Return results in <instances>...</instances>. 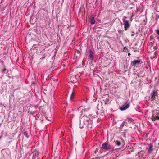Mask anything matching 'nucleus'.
<instances>
[{"label":"nucleus","mask_w":159,"mask_h":159,"mask_svg":"<svg viewBox=\"0 0 159 159\" xmlns=\"http://www.w3.org/2000/svg\"><path fill=\"white\" fill-rule=\"evenodd\" d=\"M130 106V102L128 100L126 102L124 103V104L121 106H120V109L122 111L125 110Z\"/></svg>","instance_id":"nucleus-1"},{"label":"nucleus","mask_w":159,"mask_h":159,"mask_svg":"<svg viewBox=\"0 0 159 159\" xmlns=\"http://www.w3.org/2000/svg\"><path fill=\"white\" fill-rule=\"evenodd\" d=\"M139 64H141V60L140 59L134 60L131 62V65L132 66L136 67Z\"/></svg>","instance_id":"nucleus-2"},{"label":"nucleus","mask_w":159,"mask_h":159,"mask_svg":"<svg viewBox=\"0 0 159 159\" xmlns=\"http://www.w3.org/2000/svg\"><path fill=\"white\" fill-rule=\"evenodd\" d=\"M102 148L106 150H109L111 149V145L108 143L105 142L103 143L102 146Z\"/></svg>","instance_id":"nucleus-3"},{"label":"nucleus","mask_w":159,"mask_h":159,"mask_svg":"<svg viewBox=\"0 0 159 159\" xmlns=\"http://www.w3.org/2000/svg\"><path fill=\"white\" fill-rule=\"evenodd\" d=\"M123 22L124 26V29L125 30H127L130 27V24L129 23V21L125 19L123 20Z\"/></svg>","instance_id":"nucleus-4"},{"label":"nucleus","mask_w":159,"mask_h":159,"mask_svg":"<svg viewBox=\"0 0 159 159\" xmlns=\"http://www.w3.org/2000/svg\"><path fill=\"white\" fill-rule=\"evenodd\" d=\"M82 118H84V121L85 125L87 126L88 127H91L89 126V124L91 123V121L89 120L88 118L86 116H84L82 117Z\"/></svg>","instance_id":"nucleus-5"},{"label":"nucleus","mask_w":159,"mask_h":159,"mask_svg":"<svg viewBox=\"0 0 159 159\" xmlns=\"http://www.w3.org/2000/svg\"><path fill=\"white\" fill-rule=\"evenodd\" d=\"M157 91L154 90H153L152 92L151 93V100L152 101H153L155 100V97L157 95Z\"/></svg>","instance_id":"nucleus-6"},{"label":"nucleus","mask_w":159,"mask_h":159,"mask_svg":"<svg viewBox=\"0 0 159 159\" xmlns=\"http://www.w3.org/2000/svg\"><path fill=\"white\" fill-rule=\"evenodd\" d=\"M84 118L81 117L80 119V121L79 124V126L80 128H82L84 125H85L84 123Z\"/></svg>","instance_id":"nucleus-7"},{"label":"nucleus","mask_w":159,"mask_h":159,"mask_svg":"<svg viewBox=\"0 0 159 159\" xmlns=\"http://www.w3.org/2000/svg\"><path fill=\"white\" fill-rule=\"evenodd\" d=\"M90 23L91 24H94L95 23V21L94 19V15L92 14L90 18Z\"/></svg>","instance_id":"nucleus-8"},{"label":"nucleus","mask_w":159,"mask_h":159,"mask_svg":"<svg viewBox=\"0 0 159 159\" xmlns=\"http://www.w3.org/2000/svg\"><path fill=\"white\" fill-rule=\"evenodd\" d=\"M153 145L151 144H150L149 145V148L148 150V152L149 153H152L153 149Z\"/></svg>","instance_id":"nucleus-9"},{"label":"nucleus","mask_w":159,"mask_h":159,"mask_svg":"<svg viewBox=\"0 0 159 159\" xmlns=\"http://www.w3.org/2000/svg\"><path fill=\"white\" fill-rule=\"evenodd\" d=\"M89 58L91 61H93V60L94 59V56L93 55V54H89Z\"/></svg>","instance_id":"nucleus-10"},{"label":"nucleus","mask_w":159,"mask_h":159,"mask_svg":"<svg viewBox=\"0 0 159 159\" xmlns=\"http://www.w3.org/2000/svg\"><path fill=\"white\" fill-rule=\"evenodd\" d=\"M24 135L27 138H29V135H28V133L26 132L25 131L24 132Z\"/></svg>","instance_id":"nucleus-11"},{"label":"nucleus","mask_w":159,"mask_h":159,"mask_svg":"<svg viewBox=\"0 0 159 159\" xmlns=\"http://www.w3.org/2000/svg\"><path fill=\"white\" fill-rule=\"evenodd\" d=\"M37 111H34L33 112H30V113L33 115L34 116H35V115H37Z\"/></svg>","instance_id":"nucleus-12"},{"label":"nucleus","mask_w":159,"mask_h":159,"mask_svg":"<svg viewBox=\"0 0 159 159\" xmlns=\"http://www.w3.org/2000/svg\"><path fill=\"white\" fill-rule=\"evenodd\" d=\"M11 159H19L18 157H17L16 155L13 156L11 157Z\"/></svg>","instance_id":"nucleus-13"},{"label":"nucleus","mask_w":159,"mask_h":159,"mask_svg":"<svg viewBox=\"0 0 159 159\" xmlns=\"http://www.w3.org/2000/svg\"><path fill=\"white\" fill-rule=\"evenodd\" d=\"M123 51L126 52H129L128 49L126 48V47H125L124 48Z\"/></svg>","instance_id":"nucleus-14"},{"label":"nucleus","mask_w":159,"mask_h":159,"mask_svg":"<svg viewBox=\"0 0 159 159\" xmlns=\"http://www.w3.org/2000/svg\"><path fill=\"white\" fill-rule=\"evenodd\" d=\"M116 145L118 146H120V145H121V142L118 140H117L116 141Z\"/></svg>","instance_id":"nucleus-15"},{"label":"nucleus","mask_w":159,"mask_h":159,"mask_svg":"<svg viewBox=\"0 0 159 159\" xmlns=\"http://www.w3.org/2000/svg\"><path fill=\"white\" fill-rule=\"evenodd\" d=\"M74 95V92L73 91L72 94H71L70 97V100H72L73 99V97Z\"/></svg>","instance_id":"nucleus-16"},{"label":"nucleus","mask_w":159,"mask_h":159,"mask_svg":"<svg viewBox=\"0 0 159 159\" xmlns=\"http://www.w3.org/2000/svg\"><path fill=\"white\" fill-rule=\"evenodd\" d=\"M123 31L122 30H118V33L120 34H122L123 33Z\"/></svg>","instance_id":"nucleus-17"},{"label":"nucleus","mask_w":159,"mask_h":159,"mask_svg":"<svg viewBox=\"0 0 159 159\" xmlns=\"http://www.w3.org/2000/svg\"><path fill=\"white\" fill-rule=\"evenodd\" d=\"M77 57L78 56L77 55L76 53H75L74 55V58H75V59H76V58H77Z\"/></svg>","instance_id":"nucleus-18"},{"label":"nucleus","mask_w":159,"mask_h":159,"mask_svg":"<svg viewBox=\"0 0 159 159\" xmlns=\"http://www.w3.org/2000/svg\"><path fill=\"white\" fill-rule=\"evenodd\" d=\"M87 111V109H82L81 111L82 112H85Z\"/></svg>","instance_id":"nucleus-19"},{"label":"nucleus","mask_w":159,"mask_h":159,"mask_svg":"<svg viewBox=\"0 0 159 159\" xmlns=\"http://www.w3.org/2000/svg\"><path fill=\"white\" fill-rule=\"evenodd\" d=\"M156 33L159 36V30H156Z\"/></svg>","instance_id":"nucleus-20"},{"label":"nucleus","mask_w":159,"mask_h":159,"mask_svg":"<svg viewBox=\"0 0 159 159\" xmlns=\"http://www.w3.org/2000/svg\"><path fill=\"white\" fill-rule=\"evenodd\" d=\"M93 54V52L91 50H90V52H89V54Z\"/></svg>","instance_id":"nucleus-21"},{"label":"nucleus","mask_w":159,"mask_h":159,"mask_svg":"<svg viewBox=\"0 0 159 159\" xmlns=\"http://www.w3.org/2000/svg\"><path fill=\"white\" fill-rule=\"evenodd\" d=\"M43 57H41V58H40V59H44L45 58V57H46V55H45V54H44L43 55Z\"/></svg>","instance_id":"nucleus-22"},{"label":"nucleus","mask_w":159,"mask_h":159,"mask_svg":"<svg viewBox=\"0 0 159 159\" xmlns=\"http://www.w3.org/2000/svg\"><path fill=\"white\" fill-rule=\"evenodd\" d=\"M153 37L152 36H150V40H153Z\"/></svg>","instance_id":"nucleus-23"},{"label":"nucleus","mask_w":159,"mask_h":159,"mask_svg":"<svg viewBox=\"0 0 159 159\" xmlns=\"http://www.w3.org/2000/svg\"><path fill=\"white\" fill-rule=\"evenodd\" d=\"M98 148H96V150L94 152L96 153V152H98Z\"/></svg>","instance_id":"nucleus-24"},{"label":"nucleus","mask_w":159,"mask_h":159,"mask_svg":"<svg viewBox=\"0 0 159 159\" xmlns=\"http://www.w3.org/2000/svg\"><path fill=\"white\" fill-rule=\"evenodd\" d=\"M36 44H34V45L33 46V47L34 48V49L35 48H36V47H37L36 46Z\"/></svg>","instance_id":"nucleus-25"},{"label":"nucleus","mask_w":159,"mask_h":159,"mask_svg":"<svg viewBox=\"0 0 159 159\" xmlns=\"http://www.w3.org/2000/svg\"><path fill=\"white\" fill-rule=\"evenodd\" d=\"M6 68H4L3 69V70H2V72H5V71H6Z\"/></svg>","instance_id":"nucleus-26"},{"label":"nucleus","mask_w":159,"mask_h":159,"mask_svg":"<svg viewBox=\"0 0 159 159\" xmlns=\"http://www.w3.org/2000/svg\"><path fill=\"white\" fill-rule=\"evenodd\" d=\"M77 53H78V54H80V51H79V50H77Z\"/></svg>","instance_id":"nucleus-27"},{"label":"nucleus","mask_w":159,"mask_h":159,"mask_svg":"<svg viewBox=\"0 0 159 159\" xmlns=\"http://www.w3.org/2000/svg\"><path fill=\"white\" fill-rule=\"evenodd\" d=\"M131 122L134 123V120H133L131 119L130 120Z\"/></svg>","instance_id":"nucleus-28"},{"label":"nucleus","mask_w":159,"mask_h":159,"mask_svg":"<svg viewBox=\"0 0 159 159\" xmlns=\"http://www.w3.org/2000/svg\"><path fill=\"white\" fill-rule=\"evenodd\" d=\"M128 55L129 56L130 55V54L129 53H128Z\"/></svg>","instance_id":"nucleus-29"},{"label":"nucleus","mask_w":159,"mask_h":159,"mask_svg":"<svg viewBox=\"0 0 159 159\" xmlns=\"http://www.w3.org/2000/svg\"><path fill=\"white\" fill-rule=\"evenodd\" d=\"M131 36H134V34H131Z\"/></svg>","instance_id":"nucleus-30"},{"label":"nucleus","mask_w":159,"mask_h":159,"mask_svg":"<svg viewBox=\"0 0 159 159\" xmlns=\"http://www.w3.org/2000/svg\"><path fill=\"white\" fill-rule=\"evenodd\" d=\"M152 120H153V121H154L155 120V119H152Z\"/></svg>","instance_id":"nucleus-31"},{"label":"nucleus","mask_w":159,"mask_h":159,"mask_svg":"<svg viewBox=\"0 0 159 159\" xmlns=\"http://www.w3.org/2000/svg\"><path fill=\"white\" fill-rule=\"evenodd\" d=\"M142 152V151H140V152H138V153H140V152Z\"/></svg>","instance_id":"nucleus-32"},{"label":"nucleus","mask_w":159,"mask_h":159,"mask_svg":"<svg viewBox=\"0 0 159 159\" xmlns=\"http://www.w3.org/2000/svg\"><path fill=\"white\" fill-rule=\"evenodd\" d=\"M127 159H133L131 158H127Z\"/></svg>","instance_id":"nucleus-33"},{"label":"nucleus","mask_w":159,"mask_h":159,"mask_svg":"<svg viewBox=\"0 0 159 159\" xmlns=\"http://www.w3.org/2000/svg\"><path fill=\"white\" fill-rule=\"evenodd\" d=\"M157 119L159 120V117L157 118Z\"/></svg>","instance_id":"nucleus-34"},{"label":"nucleus","mask_w":159,"mask_h":159,"mask_svg":"<svg viewBox=\"0 0 159 159\" xmlns=\"http://www.w3.org/2000/svg\"><path fill=\"white\" fill-rule=\"evenodd\" d=\"M105 104H107V102H105Z\"/></svg>","instance_id":"nucleus-35"},{"label":"nucleus","mask_w":159,"mask_h":159,"mask_svg":"<svg viewBox=\"0 0 159 159\" xmlns=\"http://www.w3.org/2000/svg\"><path fill=\"white\" fill-rule=\"evenodd\" d=\"M132 48L133 49H134V48L133 47H132Z\"/></svg>","instance_id":"nucleus-36"},{"label":"nucleus","mask_w":159,"mask_h":159,"mask_svg":"<svg viewBox=\"0 0 159 159\" xmlns=\"http://www.w3.org/2000/svg\"><path fill=\"white\" fill-rule=\"evenodd\" d=\"M69 27V26H68L67 27V28H68Z\"/></svg>","instance_id":"nucleus-37"},{"label":"nucleus","mask_w":159,"mask_h":159,"mask_svg":"<svg viewBox=\"0 0 159 159\" xmlns=\"http://www.w3.org/2000/svg\"><path fill=\"white\" fill-rule=\"evenodd\" d=\"M142 155H143V154H142Z\"/></svg>","instance_id":"nucleus-38"},{"label":"nucleus","mask_w":159,"mask_h":159,"mask_svg":"<svg viewBox=\"0 0 159 159\" xmlns=\"http://www.w3.org/2000/svg\"><path fill=\"white\" fill-rule=\"evenodd\" d=\"M38 159H40V158H38Z\"/></svg>","instance_id":"nucleus-39"}]
</instances>
